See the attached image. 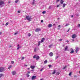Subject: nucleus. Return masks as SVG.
Here are the masks:
<instances>
[{
  "label": "nucleus",
  "mask_w": 80,
  "mask_h": 80,
  "mask_svg": "<svg viewBox=\"0 0 80 80\" xmlns=\"http://www.w3.org/2000/svg\"><path fill=\"white\" fill-rule=\"evenodd\" d=\"M41 22H43V20H41Z\"/></svg>",
  "instance_id": "nucleus-44"
},
{
  "label": "nucleus",
  "mask_w": 80,
  "mask_h": 80,
  "mask_svg": "<svg viewBox=\"0 0 80 80\" xmlns=\"http://www.w3.org/2000/svg\"><path fill=\"white\" fill-rule=\"evenodd\" d=\"M76 37V35L73 34L72 35V38H75Z\"/></svg>",
  "instance_id": "nucleus-7"
},
{
  "label": "nucleus",
  "mask_w": 80,
  "mask_h": 80,
  "mask_svg": "<svg viewBox=\"0 0 80 80\" xmlns=\"http://www.w3.org/2000/svg\"><path fill=\"white\" fill-rule=\"evenodd\" d=\"M72 42H74V39H72Z\"/></svg>",
  "instance_id": "nucleus-42"
},
{
  "label": "nucleus",
  "mask_w": 80,
  "mask_h": 80,
  "mask_svg": "<svg viewBox=\"0 0 80 80\" xmlns=\"http://www.w3.org/2000/svg\"><path fill=\"white\" fill-rule=\"evenodd\" d=\"M52 26V25L51 24H50L48 25V27H49V28H51Z\"/></svg>",
  "instance_id": "nucleus-15"
},
{
  "label": "nucleus",
  "mask_w": 80,
  "mask_h": 80,
  "mask_svg": "<svg viewBox=\"0 0 80 80\" xmlns=\"http://www.w3.org/2000/svg\"><path fill=\"white\" fill-rule=\"evenodd\" d=\"M67 49H68V46H66L65 48V51H66L67 50Z\"/></svg>",
  "instance_id": "nucleus-16"
},
{
  "label": "nucleus",
  "mask_w": 80,
  "mask_h": 80,
  "mask_svg": "<svg viewBox=\"0 0 80 80\" xmlns=\"http://www.w3.org/2000/svg\"><path fill=\"white\" fill-rule=\"evenodd\" d=\"M48 66L49 67V68H50L51 67H52V65H49Z\"/></svg>",
  "instance_id": "nucleus-31"
},
{
  "label": "nucleus",
  "mask_w": 80,
  "mask_h": 80,
  "mask_svg": "<svg viewBox=\"0 0 80 80\" xmlns=\"http://www.w3.org/2000/svg\"><path fill=\"white\" fill-rule=\"evenodd\" d=\"M36 51H37V48H34V52H36Z\"/></svg>",
  "instance_id": "nucleus-23"
},
{
  "label": "nucleus",
  "mask_w": 80,
  "mask_h": 80,
  "mask_svg": "<svg viewBox=\"0 0 80 80\" xmlns=\"http://www.w3.org/2000/svg\"><path fill=\"white\" fill-rule=\"evenodd\" d=\"M78 27H80V24H79L78 25Z\"/></svg>",
  "instance_id": "nucleus-46"
},
{
  "label": "nucleus",
  "mask_w": 80,
  "mask_h": 80,
  "mask_svg": "<svg viewBox=\"0 0 80 80\" xmlns=\"http://www.w3.org/2000/svg\"><path fill=\"white\" fill-rule=\"evenodd\" d=\"M47 63V60H45V61L44 62V63L46 64Z\"/></svg>",
  "instance_id": "nucleus-24"
},
{
  "label": "nucleus",
  "mask_w": 80,
  "mask_h": 80,
  "mask_svg": "<svg viewBox=\"0 0 80 80\" xmlns=\"http://www.w3.org/2000/svg\"><path fill=\"white\" fill-rule=\"evenodd\" d=\"M4 4V2L2 1H0V7H3V5Z\"/></svg>",
  "instance_id": "nucleus-2"
},
{
  "label": "nucleus",
  "mask_w": 80,
  "mask_h": 80,
  "mask_svg": "<svg viewBox=\"0 0 80 80\" xmlns=\"http://www.w3.org/2000/svg\"><path fill=\"white\" fill-rule=\"evenodd\" d=\"M18 2V0H16L15 1V3H17V2Z\"/></svg>",
  "instance_id": "nucleus-34"
},
{
  "label": "nucleus",
  "mask_w": 80,
  "mask_h": 80,
  "mask_svg": "<svg viewBox=\"0 0 80 80\" xmlns=\"http://www.w3.org/2000/svg\"><path fill=\"white\" fill-rule=\"evenodd\" d=\"M45 40L44 38H42L41 40V43H42V42H43V40Z\"/></svg>",
  "instance_id": "nucleus-14"
},
{
  "label": "nucleus",
  "mask_w": 80,
  "mask_h": 80,
  "mask_svg": "<svg viewBox=\"0 0 80 80\" xmlns=\"http://www.w3.org/2000/svg\"><path fill=\"white\" fill-rule=\"evenodd\" d=\"M5 70L4 68H0V72H2Z\"/></svg>",
  "instance_id": "nucleus-4"
},
{
  "label": "nucleus",
  "mask_w": 80,
  "mask_h": 80,
  "mask_svg": "<svg viewBox=\"0 0 80 80\" xmlns=\"http://www.w3.org/2000/svg\"><path fill=\"white\" fill-rule=\"evenodd\" d=\"M35 0H33V3H35V2H34V1H35Z\"/></svg>",
  "instance_id": "nucleus-50"
},
{
  "label": "nucleus",
  "mask_w": 80,
  "mask_h": 80,
  "mask_svg": "<svg viewBox=\"0 0 80 80\" xmlns=\"http://www.w3.org/2000/svg\"><path fill=\"white\" fill-rule=\"evenodd\" d=\"M63 2H64V1L61 0L60 2V4H61V5H62V4L63 3Z\"/></svg>",
  "instance_id": "nucleus-10"
},
{
  "label": "nucleus",
  "mask_w": 80,
  "mask_h": 80,
  "mask_svg": "<svg viewBox=\"0 0 80 80\" xmlns=\"http://www.w3.org/2000/svg\"><path fill=\"white\" fill-rule=\"evenodd\" d=\"M33 58H36V60H38L40 58V57L38 56L35 55L33 57Z\"/></svg>",
  "instance_id": "nucleus-3"
},
{
  "label": "nucleus",
  "mask_w": 80,
  "mask_h": 80,
  "mask_svg": "<svg viewBox=\"0 0 80 80\" xmlns=\"http://www.w3.org/2000/svg\"><path fill=\"white\" fill-rule=\"evenodd\" d=\"M30 69V68H28V70H29Z\"/></svg>",
  "instance_id": "nucleus-57"
},
{
  "label": "nucleus",
  "mask_w": 80,
  "mask_h": 80,
  "mask_svg": "<svg viewBox=\"0 0 80 80\" xmlns=\"http://www.w3.org/2000/svg\"><path fill=\"white\" fill-rule=\"evenodd\" d=\"M58 58V56H56V59H57V58Z\"/></svg>",
  "instance_id": "nucleus-38"
},
{
  "label": "nucleus",
  "mask_w": 80,
  "mask_h": 80,
  "mask_svg": "<svg viewBox=\"0 0 80 80\" xmlns=\"http://www.w3.org/2000/svg\"><path fill=\"white\" fill-rule=\"evenodd\" d=\"M11 63H12V64H13V63H14V61H12L11 62Z\"/></svg>",
  "instance_id": "nucleus-32"
},
{
  "label": "nucleus",
  "mask_w": 80,
  "mask_h": 80,
  "mask_svg": "<svg viewBox=\"0 0 80 80\" xmlns=\"http://www.w3.org/2000/svg\"><path fill=\"white\" fill-rule=\"evenodd\" d=\"M59 0H57V1H56L57 2H58Z\"/></svg>",
  "instance_id": "nucleus-45"
},
{
  "label": "nucleus",
  "mask_w": 80,
  "mask_h": 80,
  "mask_svg": "<svg viewBox=\"0 0 80 80\" xmlns=\"http://www.w3.org/2000/svg\"><path fill=\"white\" fill-rule=\"evenodd\" d=\"M72 75V72H70L69 74V76H70V75Z\"/></svg>",
  "instance_id": "nucleus-37"
},
{
  "label": "nucleus",
  "mask_w": 80,
  "mask_h": 80,
  "mask_svg": "<svg viewBox=\"0 0 80 80\" xmlns=\"http://www.w3.org/2000/svg\"><path fill=\"white\" fill-rule=\"evenodd\" d=\"M71 50H73V49H72V48H71Z\"/></svg>",
  "instance_id": "nucleus-60"
},
{
  "label": "nucleus",
  "mask_w": 80,
  "mask_h": 80,
  "mask_svg": "<svg viewBox=\"0 0 80 80\" xmlns=\"http://www.w3.org/2000/svg\"><path fill=\"white\" fill-rule=\"evenodd\" d=\"M2 32H0V35H2Z\"/></svg>",
  "instance_id": "nucleus-48"
},
{
  "label": "nucleus",
  "mask_w": 80,
  "mask_h": 80,
  "mask_svg": "<svg viewBox=\"0 0 80 80\" xmlns=\"http://www.w3.org/2000/svg\"><path fill=\"white\" fill-rule=\"evenodd\" d=\"M79 50V48H77L76 50V53H77L78 52V50Z\"/></svg>",
  "instance_id": "nucleus-11"
},
{
  "label": "nucleus",
  "mask_w": 80,
  "mask_h": 80,
  "mask_svg": "<svg viewBox=\"0 0 80 80\" xmlns=\"http://www.w3.org/2000/svg\"><path fill=\"white\" fill-rule=\"evenodd\" d=\"M60 27V25H59L58 26V27Z\"/></svg>",
  "instance_id": "nucleus-56"
},
{
  "label": "nucleus",
  "mask_w": 80,
  "mask_h": 80,
  "mask_svg": "<svg viewBox=\"0 0 80 80\" xmlns=\"http://www.w3.org/2000/svg\"><path fill=\"white\" fill-rule=\"evenodd\" d=\"M55 73V70H54V72L52 73V75H54Z\"/></svg>",
  "instance_id": "nucleus-25"
},
{
  "label": "nucleus",
  "mask_w": 80,
  "mask_h": 80,
  "mask_svg": "<svg viewBox=\"0 0 80 80\" xmlns=\"http://www.w3.org/2000/svg\"><path fill=\"white\" fill-rule=\"evenodd\" d=\"M35 66H31V68L32 69H34L35 68Z\"/></svg>",
  "instance_id": "nucleus-12"
},
{
  "label": "nucleus",
  "mask_w": 80,
  "mask_h": 80,
  "mask_svg": "<svg viewBox=\"0 0 80 80\" xmlns=\"http://www.w3.org/2000/svg\"><path fill=\"white\" fill-rule=\"evenodd\" d=\"M66 5V4L65 3H63L62 5V7H63V8H65V7Z\"/></svg>",
  "instance_id": "nucleus-13"
},
{
  "label": "nucleus",
  "mask_w": 80,
  "mask_h": 80,
  "mask_svg": "<svg viewBox=\"0 0 80 80\" xmlns=\"http://www.w3.org/2000/svg\"><path fill=\"white\" fill-rule=\"evenodd\" d=\"M28 37H30L31 36V34H30V33H29L28 34Z\"/></svg>",
  "instance_id": "nucleus-26"
},
{
  "label": "nucleus",
  "mask_w": 80,
  "mask_h": 80,
  "mask_svg": "<svg viewBox=\"0 0 80 80\" xmlns=\"http://www.w3.org/2000/svg\"><path fill=\"white\" fill-rule=\"evenodd\" d=\"M18 34V32H15V33H14V35H16Z\"/></svg>",
  "instance_id": "nucleus-28"
},
{
  "label": "nucleus",
  "mask_w": 80,
  "mask_h": 80,
  "mask_svg": "<svg viewBox=\"0 0 80 80\" xmlns=\"http://www.w3.org/2000/svg\"><path fill=\"white\" fill-rule=\"evenodd\" d=\"M66 42H67V43H68V41L67 40V41H66Z\"/></svg>",
  "instance_id": "nucleus-54"
},
{
  "label": "nucleus",
  "mask_w": 80,
  "mask_h": 80,
  "mask_svg": "<svg viewBox=\"0 0 80 80\" xmlns=\"http://www.w3.org/2000/svg\"><path fill=\"white\" fill-rule=\"evenodd\" d=\"M8 25V22H7V23L6 24V26H7V25Z\"/></svg>",
  "instance_id": "nucleus-36"
},
{
  "label": "nucleus",
  "mask_w": 80,
  "mask_h": 80,
  "mask_svg": "<svg viewBox=\"0 0 80 80\" xmlns=\"http://www.w3.org/2000/svg\"><path fill=\"white\" fill-rule=\"evenodd\" d=\"M58 7H60V4L57 5V7L58 8Z\"/></svg>",
  "instance_id": "nucleus-29"
},
{
  "label": "nucleus",
  "mask_w": 80,
  "mask_h": 80,
  "mask_svg": "<svg viewBox=\"0 0 80 80\" xmlns=\"http://www.w3.org/2000/svg\"><path fill=\"white\" fill-rule=\"evenodd\" d=\"M35 78H36V76H34L32 77V80H35Z\"/></svg>",
  "instance_id": "nucleus-6"
},
{
  "label": "nucleus",
  "mask_w": 80,
  "mask_h": 80,
  "mask_svg": "<svg viewBox=\"0 0 80 80\" xmlns=\"http://www.w3.org/2000/svg\"><path fill=\"white\" fill-rule=\"evenodd\" d=\"M28 73H30V72L28 71Z\"/></svg>",
  "instance_id": "nucleus-47"
},
{
  "label": "nucleus",
  "mask_w": 80,
  "mask_h": 80,
  "mask_svg": "<svg viewBox=\"0 0 80 80\" xmlns=\"http://www.w3.org/2000/svg\"><path fill=\"white\" fill-rule=\"evenodd\" d=\"M33 71V70H31V71Z\"/></svg>",
  "instance_id": "nucleus-61"
},
{
  "label": "nucleus",
  "mask_w": 80,
  "mask_h": 80,
  "mask_svg": "<svg viewBox=\"0 0 80 80\" xmlns=\"http://www.w3.org/2000/svg\"><path fill=\"white\" fill-rule=\"evenodd\" d=\"M52 46H53V44H51L49 46V48H51V47H52Z\"/></svg>",
  "instance_id": "nucleus-20"
},
{
  "label": "nucleus",
  "mask_w": 80,
  "mask_h": 80,
  "mask_svg": "<svg viewBox=\"0 0 80 80\" xmlns=\"http://www.w3.org/2000/svg\"><path fill=\"white\" fill-rule=\"evenodd\" d=\"M40 80H43V79H40Z\"/></svg>",
  "instance_id": "nucleus-58"
},
{
  "label": "nucleus",
  "mask_w": 80,
  "mask_h": 80,
  "mask_svg": "<svg viewBox=\"0 0 80 80\" xmlns=\"http://www.w3.org/2000/svg\"><path fill=\"white\" fill-rule=\"evenodd\" d=\"M69 24H67L65 25V27H67V26H68Z\"/></svg>",
  "instance_id": "nucleus-30"
},
{
  "label": "nucleus",
  "mask_w": 80,
  "mask_h": 80,
  "mask_svg": "<svg viewBox=\"0 0 80 80\" xmlns=\"http://www.w3.org/2000/svg\"><path fill=\"white\" fill-rule=\"evenodd\" d=\"M42 43L41 41H39L38 42V46H39L40 45V43Z\"/></svg>",
  "instance_id": "nucleus-17"
},
{
  "label": "nucleus",
  "mask_w": 80,
  "mask_h": 80,
  "mask_svg": "<svg viewBox=\"0 0 80 80\" xmlns=\"http://www.w3.org/2000/svg\"><path fill=\"white\" fill-rule=\"evenodd\" d=\"M24 66H26V67H27V65H25Z\"/></svg>",
  "instance_id": "nucleus-55"
},
{
  "label": "nucleus",
  "mask_w": 80,
  "mask_h": 80,
  "mask_svg": "<svg viewBox=\"0 0 80 80\" xmlns=\"http://www.w3.org/2000/svg\"><path fill=\"white\" fill-rule=\"evenodd\" d=\"M18 48H17V50H18V49H19V48H20V47H19V44L18 45Z\"/></svg>",
  "instance_id": "nucleus-22"
},
{
  "label": "nucleus",
  "mask_w": 80,
  "mask_h": 80,
  "mask_svg": "<svg viewBox=\"0 0 80 80\" xmlns=\"http://www.w3.org/2000/svg\"><path fill=\"white\" fill-rule=\"evenodd\" d=\"M57 75H59L60 74V72H58L57 73Z\"/></svg>",
  "instance_id": "nucleus-33"
},
{
  "label": "nucleus",
  "mask_w": 80,
  "mask_h": 80,
  "mask_svg": "<svg viewBox=\"0 0 80 80\" xmlns=\"http://www.w3.org/2000/svg\"><path fill=\"white\" fill-rule=\"evenodd\" d=\"M62 39H60L59 41H62Z\"/></svg>",
  "instance_id": "nucleus-53"
},
{
  "label": "nucleus",
  "mask_w": 80,
  "mask_h": 80,
  "mask_svg": "<svg viewBox=\"0 0 80 80\" xmlns=\"http://www.w3.org/2000/svg\"><path fill=\"white\" fill-rule=\"evenodd\" d=\"M74 52V50H72L71 52H70L71 53H73Z\"/></svg>",
  "instance_id": "nucleus-27"
},
{
  "label": "nucleus",
  "mask_w": 80,
  "mask_h": 80,
  "mask_svg": "<svg viewBox=\"0 0 80 80\" xmlns=\"http://www.w3.org/2000/svg\"><path fill=\"white\" fill-rule=\"evenodd\" d=\"M27 77H30V75H29L28 74H27Z\"/></svg>",
  "instance_id": "nucleus-35"
},
{
  "label": "nucleus",
  "mask_w": 80,
  "mask_h": 80,
  "mask_svg": "<svg viewBox=\"0 0 80 80\" xmlns=\"http://www.w3.org/2000/svg\"><path fill=\"white\" fill-rule=\"evenodd\" d=\"M3 74H0V78H1L2 77H3Z\"/></svg>",
  "instance_id": "nucleus-19"
},
{
  "label": "nucleus",
  "mask_w": 80,
  "mask_h": 80,
  "mask_svg": "<svg viewBox=\"0 0 80 80\" xmlns=\"http://www.w3.org/2000/svg\"><path fill=\"white\" fill-rule=\"evenodd\" d=\"M45 11H43L42 12V13H43V14H44V13H45Z\"/></svg>",
  "instance_id": "nucleus-39"
},
{
  "label": "nucleus",
  "mask_w": 80,
  "mask_h": 80,
  "mask_svg": "<svg viewBox=\"0 0 80 80\" xmlns=\"http://www.w3.org/2000/svg\"><path fill=\"white\" fill-rule=\"evenodd\" d=\"M43 69H44L43 68H42L40 70V71H42V70H43Z\"/></svg>",
  "instance_id": "nucleus-40"
},
{
  "label": "nucleus",
  "mask_w": 80,
  "mask_h": 80,
  "mask_svg": "<svg viewBox=\"0 0 80 80\" xmlns=\"http://www.w3.org/2000/svg\"><path fill=\"white\" fill-rule=\"evenodd\" d=\"M73 17V15H72V16H71V17H72H72Z\"/></svg>",
  "instance_id": "nucleus-51"
},
{
  "label": "nucleus",
  "mask_w": 80,
  "mask_h": 80,
  "mask_svg": "<svg viewBox=\"0 0 80 80\" xmlns=\"http://www.w3.org/2000/svg\"><path fill=\"white\" fill-rule=\"evenodd\" d=\"M12 65L9 66L8 68V69H10L12 68Z\"/></svg>",
  "instance_id": "nucleus-18"
},
{
  "label": "nucleus",
  "mask_w": 80,
  "mask_h": 80,
  "mask_svg": "<svg viewBox=\"0 0 80 80\" xmlns=\"http://www.w3.org/2000/svg\"><path fill=\"white\" fill-rule=\"evenodd\" d=\"M49 55L50 57H52V56L53 55V53H52V52H51L49 53Z\"/></svg>",
  "instance_id": "nucleus-8"
},
{
  "label": "nucleus",
  "mask_w": 80,
  "mask_h": 80,
  "mask_svg": "<svg viewBox=\"0 0 80 80\" xmlns=\"http://www.w3.org/2000/svg\"><path fill=\"white\" fill-rule=\"evenodd\" d=\"M66 68H67V66H65L64 68H63V70H65Z\"/></svg>",
  "instance_id": "nucleus-21"
},
{
  "label": "nucleus",
  "mask_w": 80,
  "mask_h": 80,
  "mask_svg": "<svg viewBox=\"0 0 80 80\" xmlns=\"http://www.w3.org/2000/svg\"><path fill=\"white\" fill-rule=\"evenodd\" d=\"M26 20H28V21H31L32 20V18L31 17L29 16H27L26 17Z\"/></svg>",
  "instance_id": "nucleus-1"
},
{
  "label": "nucleus",
  "mask_w": 80,
  "mask_h": 80,
  "mask_svg": "<svg viewBox=\"0 0 80 80\" xmlns=\"http://www.w3.org/2000/svg\"><path fill=\"white\" fill-rule=\"evenodd\" d=\"M12 74L13 75H15V74H16V72L15 71H13L12 72Z\"/></svg>",
  "instance_id": "nucleus-9"
},
{
  "label": "nucleus",
  "mask_w": 80,
  "mask_h": 80,
  "mask_svg": "<svg viewBox=\"0 0 80 80\" xmlns=\"http://www.w3.org/2000/svg\"><path fill=\"white\" fill-rule=\"evenodd\" d=\"M18 13H20V12L19 11H18Z\"/></svg>",
  "instance_id": "nucleus-43"
},
{
  "label": "nucleus",
  "mask_w": 80,
  "mask_h": 80,
  "mask_svg": "<svg viewBox=\"0 0 80 80\" xmlns=\"http://www.w3.org/2000/svg\"><path fill=\"white\" fill-rule=\"evenodd\" d=\"M24 58H25L23 57H22V60H23V59H24Z\"/></svg>",
  "instance_id": "nucleus-41"
},
{
  "label": "nucleus",
  "mask_w": 80,
  "mask_h": 80,
  "mask_svg": "<svg viewBox=\"0 0 80 80\" xmlns=\"http://www.w3.org/2000/svg\"><path fill=\"white\" fill-rule=\"evenodd\" d=\"M8 3H10V1H9Z\"/></svg>",
  "instance_id": "nucleus-52"
},
{
  "label": "nucleus",
  "mask_w": 80,
  "mask_h": 80,
  "mask_svg": "<svg viewBox=\"0 0 80 80\" xmlns=\"http://www.w3.org/2000/svg\"><path fill=\"white\" fill-rule=\"evenodd\" d=\"M69 30H70V29H69L67 31V32H69Z\"/></svg>",
  "instance_id": "nucleus-49"
},
{
  "label": "nucleus",
  "mask_w": 80,
  "mask_h": 80,
  "mask_svg": "<svg viewBox=\"0 0 80 80\" xmlns=\"http://www.w3.org/2000/svg\"><path fill=\"white\" fill-rule=\"evenodd\" d=\"M36 32H38L39 31H41V29L40 28H37L35 30Z\"/></svg>",
  "instance_id": "nucleus-5"
},
{
  "label": "nucleus",
  "mask_w": 80,
  "mask_h": 80,
  "mask_svg": "<svg viewBox=\"0 0 80 80\" xmlns=\"http://www.w3.org/2000/svg\"><path fill=\"white\" fill-rule=\"evenodd\" d=\"M59 19H60V18H59L58 19V20H59Z\"/></svg>",
  "instance_id": "nucleus-59"
}]
</instances>
